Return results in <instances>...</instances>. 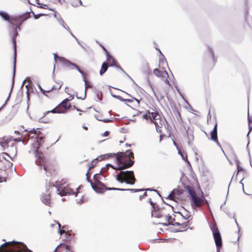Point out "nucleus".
I'll return each instance as SVG.
<instances>
[{"label":"nucleus","instance_id":"nucleus-32","mask_svg":"<svg viewBox=\"0 0 252 252\" xmlns=\"http://www.w3.org/2000/svg\"><path fill=\"white\" fill-rule=\"evenodd\" d=\"M52 113L53 114H55V113L61 114V113H63V111H62L61 110V109H60L58 107H57V106H56L55 108H54L52 110L46 111V113Z\"/></svg>","mask_w":252,"mask_h":252},{"label":"nucleus","instance_id":"nucleus-8","mask_svg":"<svg viewBox=\"0 0 252 252\" xmlns=\"http://www.w3.org/2000/svg\"><path fill=\"white\" fill-rule=\"evenodd\" d=\"M126 171L130 172L125 173L123 176L124 183L130 185L134 184L136 180L135 178L133 171L132 170H126Z\"/></svg>","mask_w":252,"mask_h":252},{"label":"nucleus","instance_id":"nucleus-16","mask_svg":"<svg viewBox=\"0 0 252 252\" xmlns=\"http://www.w3.org/2000/svg\"><path fill=\"white\" fill-rule=\"evenodd\" d=\"M134 161H130V162L124 163V165H119L117 167L114 165H111V168L116 170H124L131 167L134 164Z\"/></svg>","mask_w":252,"mask_h":252},{"label":"nucleus","instance_id":"nucleus-59","mask_svg":"<svg viewBox=\"0 0 252 252\" xmlns=\"http://www.w3.org/2000/svg\"><path fill=\"white\" fill-rule=\"evenodd\" d=\"M158 224H161L163 226H168L171 225L172 224V222H159Z\"/></svg>","mask_w":252,"mask_h":252},{"label":"nucleus","instance_id":"nucleus-60","mask_svg":"<svg viewBox=\"0 0 252 252\" xmlns=\"http://www.w3.org/2000/svg\"><path fill=\"white\" fill-rule=\"evenodd\" d=\"M155 209H152V211H151V216H152L153 215L154 211H158L160 209V208H159V207L158 206H156L155 205Z\"/></svg>","mask_w":252,"mask_h":252},{"label":"nucleus","instance_id":"nucleus-52","mask_svg":"<svg viewBox=\"0 0 252 252\" xmlns=\"http://www.w3.org/2000/svg\"><path fill=\"white\" fill-rule=\"evenodd\" d=\"M54 86H53V87H52V89H50V90H49L46 91V90H44L43 89H42V90H40V91L41 92V93H42L44 95H46V96H47V95L46 94V92H51V91H52V90H53V89H54Z\"/></svg>","mask_w":252,"mask_h":252},{"label":"nucleus","instance_id":"nucleus-11","mask_svg":"<svg viewBox=\"0 0 252 252\" xmlns=\"http://www.w3.org/2000/svg\"><path fill=\"white\" fill-rule=\"evenodd\" d=\"M116 157V159L118 163H122V160L119 156V153H108L102 155H100L96 158L97 161H101L106 158H108L111 157Z\"/></svg>","mask_w":252,"mask_h":252},{"label":"nucleus","instance_id":"nucleus-13","mask_svg":"<svg viewBox=\"0 0 252 252\" xmlns=\"http://www.w3.org/2000/svg\"><path fill=\"white\" fill-rule=\"evenodd\" d=\"M119 155L124 158L125 162H130V161H134L131 159V158H134V154L131 150H127L125 152H119Z\"/></svg>","mask_w":252,"mask_h":252},{"label":"nucleus","instance_id":"nucleus-44","mask_svg":"<svg viewBox=\"0 0 252 252\" xmlns=\"http://www.w3.org/2000/svg\"><path fill=\"white\" fill-rule=\"evenodd\" d=\"M124 191H130L131 192H140L142 191L143 189H124Z\"/></svg>","mask_w":252,"mask_h":252},{"label":"nucleus","instance_id":"nucleus-36","mask_svg":"<svg viewBox=\"0 0 252 252\" xmlns=\"http://www.w3.org/2000/svg\"><path fill=\"white\" fill-rule=\"evenodd\" d=\"M173 211L174 213L179 214L182 216V217L185 220L189 219L190 217V216L189 215V213L186 210V214L185 215H183L179 211H175L174 210Z\"/></svg>","mask_w":252,"mask_h":252},{"label":"nucleus","instance_id":"nucleus-49","mask_svg":"<svg viewBox=\"0 0 252 252\" xmlns=\"http://www.w3.org/2000/svg\"><path fill=\"white\" fill-rule=\"evenodd\" d=\"M175 88L176 90V91H177V92L179 93V94H180V95L181 96V97L189 104V103H188V102L186 100V99H185V97L184 96V95L181 94V93L180 92V91L179 89V88L176 86V85H175Z\"/></svg>","mask_w":252,"mask_h":252},{"label":"nucleus","instance_id":"nucleus-19","mask_svg":"<svg viewBox=\"0 0 252 252\" xmlns=\"http://www.w3.org/2000/svg\"><path fill=\"white\" fill-rule=\"evenodd\" d=\"M130 171H120L115 177V179L117 182L120 183H124V179H123V176H124V174L126 173L129 172Z\"/></svg>","mask_w":252,"mask_h":252},{"label":"nucleus","instance_id":"nucleus-12","mask_svg":"<svg viewBox=\"0 0 252 252\" xmlns=\"http://www.w3.org/2000/svg\"><path fill=\"white\" fill-rule=\"evenodd\" d=\"M195 200H196L197 205H195V204H193V202H191V206L193 209H196V208L200 207L202 204L207 205L209 207L207 200L203 194L201 197H199V199L195 198Z\"/></svg>","mask_w":252,"mask_h":252},{"label":"nucleus","instance_id":"nucleus-1","mask_svg":"<svg viewBox=\"0 0 252 252\" xmlns=\"http://www.w3.org/2000/svg\"><path fill=\"white\" fill-rule=\"evenodd\" d=\"M31 17L30 12H25L22 14L11 15V22L9 27L17 30H21V26L23 22Z\"/></svg>","mask_w":252,"mask_h":252},{"label":"nucleus","instance_id":"nucleus-30","mask_svg":"<svg viewBox=\"0 0 252 252\" xmlns=\"http://www.w3.org/2000/svg\"><path fill=\"white\" fill-rule=\"evenodd\" d=\"M45 138V136L43 135H41L40 136H37L36 138V142L37 143V145L38 146H41L42 143L43 142V140Z\"/></svg>","mask_w":252,"mask_h":252},{"label":"nucleus","instance_id":"nucleus-39","mask_svg":"<svg viewBox=\"0 0 252 252\" xmlns=\"http://www.w3.org/2000/svg\"><path fill=\"white\" fill-rule=\"evenodd\" d=\"M154 75L158 77H162L163 72H160L158 69L156 68L153 70Z\"/></svg>","mask_w":252,"mask_h":252},{"label":"nucleus","instance_id":"nucleus-25","mask_svg":"<svg viewBox=\"0 0 252 252\" xmlns=\"http://www.w3.org/2000/svg\"><path fill=\"white\" fill-rule=\"evenodd\" d=\"M108 67V66L105 62L102 63L99 71V74L100 76H102L107 70Z\"/></svg>","mask_w":252,"mask_h":252},{"label":"nucleus","instance_id":"nucleus-10","mask_svg":"<svg viewBox=\"0 0 252 252\" xmlns=\"http://www.w3.org/2000/svg\"><path fill=\"white\" fill-rule=\"evenodd\" d=\"M182 184L183 185L185 189L187 190L191 199V202H193V204H195V205H197L195 198L199 199V196L197 195L193 188L189 185L186 186L183 184V182H182Z\"/></svg>","mask_w":252,"mask_h":252},{"label":"nucleus","instance_id":"nucleus-54","mask_svg":"<svg viewBox=\"0 0 252 252\" xmlns=\"http://www.w3.org/2000/svg\"><path fill=\"white\" fill-rule=\"evenodd\" d=\"M3 159H5V160H6V159H5V158L4 157H2L1 158V157H0V163H2V164H3V170H5V168H6V164H4V163L3 162Z\"/></svg>","mask_w":252,"mask_h":252},{"label":"nucleus","instance_id":"nucleus-56","mask_svg":"<svg viewBox=\"0 0 252 252\" xmlns=\"http://www.w3.org/2000/svg\"><path fill=\"white\" fill-rule=\"evenodd\" d=\"M11 92H12V91H10L9 93L8 96L7 97L6 100L5 101L4 104L0 107V110L6 104L7 101H8L9 98L10 96V94H11Z\"/></svg>","mask_w":252,"mask_h":252},{"label":"nucleus","instance_id":"nucleus-24","mask_svg":"<svg viewBox=\"0 0 252 252\" xmlns=\"http://www.w3.org/2000/svg\"><path fill=\"white\" fill-rule=\"evenodd\" d=\"M110 67H114L116 68L117 69H120L121 71H122L124 73L126 74V75L132 81L134 82L133 79L127 74L125 72V71L118 65L115 64V63L113 64H110L109 66Z\"/></svg>","mask_w":252,"mask_h":252},{"label":"nucleus","instance_id":"nucleus-33","mask_svg":"<svg viewBox=\"0 0 252 252\" xmlns=\"http://www.w3.org/2000/svg\"><path fill=\"white\" fill-rule=\"evenodd\" d=\"M94 93L95 94V97H96L98 100H101L102 99V92L95 89Z\"/></svg>","mask_w":252,"mask_h":252},{"label":"nucleus","instance_id":"nucleus-7","mask_svg":"<svg viewBox=\"0 0 252 252\" xmlns=\"http://www.w3.org/2000/svg\"><path fill=\"white\" fill-rule=\"evenodd\" d=\"M60 60L61 61V62L65 63L67 66L71 65L74 66L78 70V71L81 74V75L83 77V80L85 82V92H86V91H87V88H93V85H92V84L90 82H86L85 77V74H84V72L80 69L79 66L76 64L71 63L70 61H69V60L64 58V57L60 58Z\"/></svg>","mask_w":252,"mask_h":252},{"label":"nucleus","instance_id":"nucleus-58","mask_svg":"<svg viewBox=\"0 0 252 252\" xmlns=\"http://www.w3.org/2000/svg\"><path fill=\"white\" fill-rule=\"evenodd\" d=\"M56 223L58 224L59 227L58 233H59L60 235H62V234L63 233V231L61 229V224L58 221H56Z\"/></svg>","mask_w":252,"mask_h":252},{"label":"nucleus","instance_id":"nucleus-53","mask_svg":"<svg viewBox=\"0 0 252 252\" xmlns=\"http://www.w3.org/2000/svg\"><path fill=\"white\" fill-rule=\"evenodd\" d=\"M54 86H53V87H52V89H50V90H49L46 91V90H44L43 89H42V90H40V91L41 92V93H42L44 95H46V96H47V95L46 94V92H51V91H52V90H53V89H54Z\"/></svg>","mask_w":252,"mask_h":252},{"label":"nucleus","instance_id":"nucleus-48","mask_svg":"<svg viewBox=\"0 0 252 252\" xmlns=\"http://www.w3.org/2000/svg\"><path fill=\"white\" fill-rule=\"evenodd\" d=\"M111 95H112V97H114L115 98L118 99V100H119L121 101H124L125 98H123L120 95L113 94H111Z\"/></svg>","mask_w":252,"mask_h":252},{"label":"nucleus","instance_id":"nucleus-51","mask_svg":"<svg viewBox=\"0 0 252 252\" xmlns=\"http://www.w3.org/2000/svg\"><path fill=\"white\" fill-rule=\"evenodd\" d=\"M184 160L187 163H189V169H190V170H192V167H191V164L190 163V162L188 160V158H187V155H186L185 157V159H184Z\"/></svg>","mask_w":252,"mask_h":252},{"label":"nucleus","instance_id":"nucleus-38","mask_svg":"<svg viewBox=\"0 0 252 252\" xmlns=\"http://www.w3.org/2000/svg\"><path fill=\"white\" fill-rule=\"evenodd\" d=\"M248 13L247 10L246 11V16H245V20L247 22L248 26L251 28H252V20L250 19L249 17L247 16L246 15Z\"/></svg>","mask_w":252,"mask_h":252},{"label":"nucleus","instance_id":"nucleus-28","mask_svg":"<svg viewBox=\"0 0 252 252\" xmlns=\"http://www.w3.org/2000/svg\"><path fill=\"white\" fill-rule=\"evenodd\" d=\"M153 111L151 112V115H149L150 121L155 120L157 117L158 115V112L152 109Z\"/></svg>","mask_w":252,"mask_h":252},{"label":"nucleus","instance_id":"nucleus-64","mask_svg":"<svg viewBox=\"0 0 252 252\" xmlns=\"http://www.w3.org/2000/svg\"><path fill=\"white\" fill-rule=\"evenodd\" d=\"M142 118L143 119H145V120H148V119H149V115H147V113H145L143 116H142Z\"/></svg>","mask_w":252,"mask_h":252},{"label":"nucleus","instance_id":"nucleus-55","mask_svg":"<svg viewBox=\"0 0 252 252\" xmlns=\"http://www.w3.org/2000/svg\"><path fill=\"white\" fill-rule=\"evenodd\" d=\"M64 248L66 252H73V251L70 249V246L69 245H65L64 246Z\"/></svg>","mask_w":252,"mask_h":252},{"label":"nucleus","instance_id":"nucleus-20","mask_svg":"<svg viewBox=\"0 0 252 252\" xmlns=\"http://www.w3.org/2000/svg\"><path fill=\"white\" fill-rule=\"evenodd\" d=\"M172 111L175 113V116L176 117V119L179 123H180L181 122H182V119L181 116V113L179 111V110L175 106L174 107L172 108Z\"/></svg>","mask_w":252,"mask_h":252},{"label":"nucleus","instance_id":"nucleus-57","mask_svg":"<svg viewBox=\"0 0 252 252\" xmlns=\"http://www.w3.org/2000/svg\"><path fill=\"white\" fill-rule=\"evenodd\" d=\"M13 141L16 142H21L23 144H24V141L22 140L21 138H14L13 139Z\"/></svg>","mask_w":252,"mask_h":252},{"label":"nucleus","instance_id":"nucleus-41","mask_svg":"<svg viewBox=\"0 0 252 252\" xmlns=\"http://www.w3.org/2000/svg\"><path fill=\"white\" fill-rule=\"evenodd\" d=\"M180 226V229L184 230V231H186L188 229V228H189L188 222L187 221L181 223V225Z\"/></svg>","mask_w":252,"mask_h":252},{"label":"nucleus","instance_id":"nucleus-17","mask_svg":"<svg viewBox=\"0 0 252 252\" xmlns=\"http://www.w3.org/2000/svg\"><path fill=\"white\" fill-rule=\"evenodd\" d=\"M211 139L213 141H216L218 139L217 132V123H216L213 130L210 132Z\"/></svg>","mask_w":252,"mask_h":252},{"label":"nucleus","instance_id":"nucleus-4","mask_svg":"<svg viewBox=\"0 0 252 252\" xmlns=\"http://www.w3.org/2000/svg\"><path fill=\"white\" fill-rule=\"evenodd\" d=\"M14 243L16 244V246L11 250V252H33L31 250L29 249L27 246L22 242H18L15 241L6 242L0 246V250L4 246L8 244H11ZM1 252V251H0Z\"/></svg>","mask_w":252,"mask_h":252},{"label":"nucleus","instance_id":"nucleus-31","mask_svg":"<svg viewBox=\"0 0 252 252\" xmlns=\"http://www.w3.org/2000/svg\"><path fill=\"white\" fill-rule=\"evenodd\" d=\"M58 21L60 25H61L63 28L67 30L68 32H70V29L69 27L62 18H60Z\"/></svg>","mask_w":252,"mask_h":252},{"label":"nucleus","instance_id":"nucleus-37","mask_svg":"<svg viewBox=\"0 0 252 252\" xmlns=\"http://www.w3.org/2000/svg\"><path fill=\"white\" fill-rule=\"evenodd\" d=\"M172 190L175 195H177L179 196L182 193H184V190L182 189H174Z\"/></svg>","mask_w":252,"mask_h":252},{"label":"nucleus","instance_id":"nucleus-5","mask_svg":"<svg viewBox=\"0 0 252 252\" xmlns=\"http://www.w3.org/2000/svg\"><path fill=\"white\" fill-rule=\"evenodd\" d=\"M14 243L16 244V246L11 250V252H33L31 250L29 249L27 246L22 242H18L15 241L6 242L0 246V250L4 246L8 244H11ZM1 252V251H0Z\"/></svg>","mask_w":252,"mask_h":252},{"label":"nucleus","instance_id":"nucleus-26","mask_svg":"<svg viewBox=\"0 0 252 252\" xmlns=\"http://www.w3.org/2000/svg\"><path fill=\"white\" fill-rule=\"evenodd\" d=\"M106 60L107 62L110 64H113L115 62L114 58L109 54L108 51H106Z\"/></svg>","mask_w":252,"mask_h":252},{"label":"nucleus","instance_id":"nucleus-18","mask_svg":"<svg viewBox=\"0 0 252 252\" xmlns=\"http://www.w3.org/2000/svg\"><path fill=\"white\" fill-rule=\"evenodd\" d=\"M0 16L5 21L7 22L9 24L11 22V16L4 11H0Z\"/></svg>","mask_w":252,"mask_h":252},{"label":"nucleus","instance_id":"nucleus-34","mask_svg":"<svg viewBox=\"0 0 252 252\" xmlns=\"http://www.w3.org/2000/svg\"><path fill=\"white\" fill-rule=\"evenodd\" d=\"M98 161L97 160L96 158L94 159L91 162H89L88 164V166L89 167V170H90L91 169L94 168L96 163H97Z\"/></svg>","mask_w":252,"mask_h":252},{"label":"nucleus","instance_id":"nucleus-61","mask_svg":"<svg viewBox=\"0 0 252 252\" xmlns=\"http://www.w3.org/2000/svg\"><path fill=\"white\" fill-rule=\"evenodd\" d=\"M149 202L150 204L152 206V209H155V203L152 201L151 198L149 199Z\"/></svg>","mask_w":252,"mask_h":252},{"label":"nucleus","instance_id":"nucleus-29","mask_svg":"<svg viewBox=\"0 0 252 252\" xmlns=\"http://www.w3.org/2000/svg\"><path fill=\"white\" fill-rule=\"evenodd\" d=\"M39 129V128H37L36 129H35L33 128L29 131H28V129H25L24 131H27L29 133H34L35 135H37V136H40V135H42V134L41 133L40 131L38 130Z\"/></svg>","mask_w":252,"mask_h":252},{"label":"nucleus","instance_id":"nucleus-3","mask_svg":"<svg viewBox=\"0 0 252 252\" xmlns=\"http://www.w3.org/2000/svg\"><path fill=\"white\" fill-rule=\"evenodd\" d=\"M14 243L16 244V246L11 250V252H33L31 250L29 249L27 246L22 242H18L15 241L6 242L0 246V250L4 246L8 244H11ZM1 252V251H0Z\"/></svg>","mask_w":252,"mask_h":252},{"label":"nucleus","instance_id":"nucleus-14","mask_svg":"<svg viewBox=\"0 0 252 252\" xmlns=\"http://www.w3.org/2000/svg\"><path fill=\"white\" fill-rule=\"evenodd\" d=\"M68 101L69 100L68 98H65L57 106V107H58L60 109H61V110L63 111V113H64L67 110H69L70 108L72 107L70 104H68V105L67 103Z\"/></svg>","mask_w":252,"mask_h":252},{"label":"nucleus","instance_id":"nucleus-9","mask_svg":"<svg viewBox=\"0 0 252 252\" xmlns=\"http://www.w3.org/2000/svg\"><path fill=\"white\" fill-rule=\"evenodd\" d=\"M42 153L41 152H39L37 150L35 151V156L36 158V164L39 167V170H41L42 168V166L43 167V169L45 172V173L47 174V167L45 164V161L43 157H41Z\"/></svg>","mask_w":252,"mask_h":252},{"label":"nucleus","instance_id":"nucleus-23","mask_svg":"<svg viewBox=\"0 0 252 252\" xmlns=\"http://www.w3.org/2000/svg\"><path fill=\"white\" fill-rule=\"evenodd\" d=\"M41 199L44 204L46 205H49L50 203L49 194L43 195L41 197Z\"/></svg>","mask_w":252,"mask_h":252},{"label":"nucleus","instance_id":"nucleus-21","mask_svg":"<svg viewBox=\"0 0 252 252\" xmlns=\"http://www.w3.org/2000/svg\"><path fill=\"white\" fill-rule=\"evenodd\" d=\"M92 188L95 192L100 194L104 193L105 190L104 188L101 186H95L94 185Z\"/></svg>","mask_w":252,"mask_h":252},{"label":"nucleus","instance_id":"nucleus-63","mask_svg":"<svg viewBox=\"0 0 252 252\" xmlns=\"http://www.w3.org/2000/svg\"><path fill=\"white\" fill-rule=\"evenodd\" d=\"M38 7L40 8H44V9L48 8V6H47L45 4H43V3H41V5Z\"/></svg>","mask_w":252,"mask_h":252},{"label":"nucleus","instance_id":"nucleus-42","mask_svg":"<svg viewBox=\"0 0 252 252\" xmlns=\"http://www.w3.org/2000/svg\"><path fill=\"white\" fill-rule=\"evenodd\" d=\"M236 166H237V173L236 175V177H235L236 180H237V177L238 173L240 171H243V168L239 165L238 161H237V162H236Z\"/></svg>","mask_w":252,"mask_h":252},{"label":"nucleus","instance_id":"nucleus-35","mask_svg":"<svg viewBox=\"0 0 252 252\" xmlns=\"http://www.w3.org/2000/svg\"><path fill=\"white\" fill-rule=\"evenodd\" d=\"M102 186L104 188V189H105V190H120V191L124 190V189L117 188H114V187L107 188L105 186V185L104 184H103V186Z\"/></svg>","mask_w":252,"mask_h":252},{"label":"nucleus","instance_id":"nucleus-45","mask_svg":"<svg viewBox=\"0 0 252 252\" xmlns=\"http://www.w3.org/2000/svg\"><path fill=\"white\" fill-rule=\"evenodd\" d=\"M250 133V132H249L248 131V132L247 134V139H248V142L247 145L246 149H247V151L248 152L249 156L250 157V149L249 148V144H250V137H249Z\"/></svg>","mask_w":252,"mask_h":252},{"label":"nucleus","instance_id":"nucleus-15","mask_svg":"<svg viewBox=\"0 0 252 252\" xmlns=\"http://www.w3.org/2000/svg\"><path fill=\"white\" fill-rule=\"evenodd\" d=\"M57 181L56 182L57 184L54 185L53 187L57 188V191L58 192V194L60 195L61 196H63L66 195V194L71 195L72 194V190L70 189H66L65 187L60 190L59 188L57 187Z\"/></svg>","mask_w":252,"mask_h":252},{"label":"nucleus","instance_id":"nucleus-62","mask_svg":"<svg viewBox=\"0 0 252 252\" xmlns=\"http://www.w3.org/2000/svg\"><path fill=\"white\" fill-rule=\"evenodd\" d=\"M186 134L188 136H189V139H191V140H193L194 136H193V135L192 133H189V134H188V130H186Z\"/></svg>","mask_w":252,"mask_h":252},{"label":"nucleus","instance_id":"nucleus-46","mask_svg":"<svg viewBox=\"0 0 252 252\" xmlns=\"http://www.w3.org/2000/svg\"><path fill=\"white\" fill-rule=\"evenodd\" d=\"M208 50L212 57V59L214 61H215V55H214V52L213 51V50L210 47H208Z\"/></svg>","mask_w":252,"mask_h":252},{"label":"nucleus","instance_id":"nucleus-43","mask_svg":"<svg viewBox=\"0 0 252 252\" xmlns=\"http://www.w3.org/2000/svg\"><path fill=\"white\" fill-rule=\"evenodd\" d=\"M97 120L99 121H102L104 123H108V122H112L113 121L114 118H110L109 119H99L96 118V116H95Z\"/></svg>","mask_w":252,"mask_h":252},{"label":"nucleus","instance_id":"nucleus-6","mask_svg":"<svg viewBox=\"0 0 252 252\" xmlns=\"http://www.w3.org/2000/svg\"><path fill=\"white\" fill-rule=\"evenodd\" d=\"M13 34L12 38V42L13 45L14 49V61H13V77L12 80V86L11 88V91H12L14 84V78L15 75L16 71V52H17V46H16V37L18 35V30L16 29H13Z\"/></svg>","mask_w":252,"mask_h":252},{"label":"nucleus","instance_id":"nucleus-2","mask_svg":"<svg viewBox=\"0 0 252 252\" xmlns=\"http://www.w3.org/2000/svg\"><path fill=\"white\" fill-rule=\"evenodd\" d=\"M209 226L212 232L214 239L217 247V252H220V249L222 246V239L217 224L213 223L211 224H209Z\"/></svg>","mask_w":252,"mask_h":252},{"label":"nucleus","instance_id":"nucleus-22","mask_svg":"<svg viewBox=\"0 0 252 252\" xmlns=\"http://www.w3.org/2000/svg\"><path fill=\"white\" fill-rule=\"evenodd\" d=\"M101 171V170L99 173L95 174L93 176V180L97 186H103V183L100 181V179L98 177V175L100 174Z\"/></svg>","mask_w":252,"mask_h":252},{"label":"nucleus","instance_id":"nucleus-40","mask_svg":"<svg viewBox=\"0 0 252 252\" xmlns=\"http://www.w3.org/2000/svg\"><path fill=\"white\" fill-rule=\"evenodd\" d=\"M30 14L31 13H32L33 15V18L34 19H38L40 16H45L46 15V14H44V13H38V14H35L33 11H32V9L30 8Z\"/></svg>","mask_w":252,"mask_h":252},{"label":"nucleus","instance_id":"nucleus-27","mask_svg":"<svg viewBox=\"0 0 252 252\" xmlns=\"http://www.w3.org/2000/svg\"><path fill=\"white\" fill-rule=\"evenodd\" d=\"M158 51H159V52L160 53L159 58V65H160V64L163 63L164 62H165L166 64L167 65V63L166 60V59L159 48H158Z\"/></svg>","mask_w":252,"mask_h":252},{"label":"nucleus","instance_id":"nucleus-47","mask_svg":"<svg viewBox=\"0 0 252 252\" xmlns=\"http://www.w3.org/2000/svg\"><path fill=\"white\" fill-rule=\"evenodd\" d=\"M29 86V84L27 85L26 86V88H27V92H26V94H27V104H28V106H27V110L29 109V103H28V101H29L30 100V97H29V89H28V87Z\"/></svg>","mask_w":252,"mask_h":252},{"label":"nucleus","instance_id":"nucleus-50","mask_svg":"<svg viewBox=\"0 0 252 252\" xmlns=\"http://www.w3.org/2000/svg\"><path fill=\"white\" fill-rule=\"evenodd\" d=\"M174 196H175L174 193L173 192V190H172V191L170 192V193L169 194V195L166 198L173 200Z\"/></svg>","mask_w":252,"mask_h":252}]
</instances>
